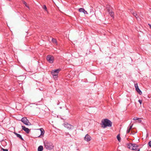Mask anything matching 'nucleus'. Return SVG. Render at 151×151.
Listing matches in <instances>:
<instances>
[{"mask_svg": "<svg viewBox=\"0 0 151 151\" xmlns=\"http://www.w3.org/2000/svg\"><path fill=\"white\" fill-rule=\"evenodd\" d=\"M101 123V127L104 128H105L107 127H111L112 126V122L107 119L102 120Z\"/></svg>", "mask_w": 151, "mask_h": 151, "instance_id": "1", "label": "nucleus"}, {"mask_svg": "<svg viewBox=\"0 0 151 151\" xmlns=\"http://www.w3.org/2000/svg\"><path fill=\"white\" fill-rule=\"evenodd\" d=\"M44 143L45 147L47 150H51L53 148V144L50 142L45 140L44 142Z\"/></svg>", "mask_w": 151, "mask_h": 151, "instance_id": "2", "label": "nucleus"}, {"mask_svg": "<svg viewBox=\"0 0 151 151\" xmlns=\"http://www.w3.org/2000/svg\"><path fill=\"white\" fill-rule=\"evenodd\" d=\"M60 70L59 69H56L55 70H52L51 72V74L53 76L54 79H56L58 77V75Z\"/></svg>", "mask_w": 151, "mask_h": 151, "instance_id": "3", "label": "nucleus"}, {"mask_svg": "<svg viewBox=\"0 0 151 151\" xmlns=\"http://www.w3.org/2000/svg\"><path fill=\"white\" fill-rule=\"evenodd\" d=\"M21 121L26 125L30 126L31 125V123L29 122L26 117L22 118L21 119Z\"/></svg>", "mask_w": 151, "mask_h": 151, "instance_id": "4", "label": "nucleus"}, {"mask_svg": "<svg viewBox=\"0 0 151 151\" xmlns=\"http://www.w3.org/2000/svg\"><path fill=\"white\" fill-rule=\"evenodd\" d=\"M47 61L51 63H52L54 60L53 57L51 55H48L47 56Z\"/></svg>", "mask_w": 151, "mask_h": 151, "instance_id": "5", "label": "nucleus"}, {"mask_svg": "<svg viewBox=\"0 0 151 151\" xmlns=\"http://www.w3.org/2000/svg\"><path fill=\"white\" fill-rule=\"evenodd\" d=\"M108 11V12L110 14V15L111 16V17H113L114 15V13L113 12H112V11L110 9H111V7H108V6L106 7Z\"/></svg>", "mask_w": 151, "mask_h": 151, "instance_id": "6", "label": "nucleus"}, {"mask_svg": "<svg viewBox=\"0 0 151 151\" xmlns=\"http://www.w3.org/2000/svg\"><path fill=\"white\" fill-rule=\"evenodd\" d=\"M64 126L69 129H71L73 128V126L67 123L64 124Z\"/></svg>", "mask_w": 151, "mask_h": 151, "instance_id": "7", "label": "nucleus"}, {"mask_svg": "<svg viewBox=\"0 0 151 151\" xmlns=\"http://www.w3.org/2000/svg\"><path fill=\"white\" fill-rule=\"evenodd\" d=\"M91 137L88 134H87L84 137V139L86 141L88 142L91 140Z\"/></svg>", "mask_w": 151, "mask_h": 151, "instance_id": "8", "label": "nucleus"}, {"mask_svg": "<svg viewBox=\"0 0 151 151\" xmlns=\"http://www.w3.org/2000/svg\"><path fill=\"white\" fill-rule=\"evenodd\" d=\"M22 129L23 130L27 133L28 134L30 132V130L28 128H26L25 126H22Z\"/></svg>", "mask_w": 151, "mask_h": 151, "instance_id": "9", "label": "nucleus"}, {"mask_svg": "<svg viewBox=\"0 0 151 151\" xmlns=\"http://www.w3.org/2000/svg\"><path fill=\"white\" fill-rule=\"evenodd\" d=\"M131 12L132 14L134 16L136 19L138 20H139V17L138 15L137 14L135 11H134L133 10H131Z\"/></svg>", "mask_w": 151, "mask_h": 151, "instance_id": "10", "label": "nucleus"}, {"mask_svg": "<svg viewBox=\"0 0 151 151\" xmlns=\"http://www.w3.org/2000/svg\"><path fill=\"white\" fill-rule=\"evenodd\" d=\"M132 150H137L138 148H137V145L134 144H132Z\"/></svg>", "mask_w": 151, "mask_h": 151, "instance_id": "11", "label": "nucleus"}, {"mask_svg": "<svg viewBox=\"0 0 151 151\" xmlns=\"http://www.w3.org/2000/svg\"><path fill=\"white\" fill-rule=\"evenodd\" d=\"M14 134L16 135L17 137H18L19 138H20L22 140H23L24 139L20 134H17L16 132H14Z\"/></svg>", "mask_w": 151, "mask_h": 151, "instance_id": "12", "label": "nucleus"}, {"mask_svg": "<svg viewBox=\"0 0 151 151\" xmlns=\"http://www.w3.org/2000/svg\"><path fill=\"white\" fill-rule=\"evenodd\" d=\"M43 150V147L42 146H40L38 148V151H42Z\"/></svg>", "mask_w": 151, "mask_h": 151, "instance_id": "13", "label": "nucleus"}, {"mask_svg": "<svg viewBox=\"0 0 151 151\" xmlns=\"http://www.w3.org/2000/svg\"><path fill=\"white\" fill-rule=\"evenodd\" d=\"M127 147L129 149L132 150V144H128Z\"/></svg>", "mask_w": 151, "mask_h": 151, "instance_id": "14", "label": "nucleus"}, {"mask_svg": "<svg viewBox=\"0 0 151 151\" xmlns=\"http://www.w3.org/2000/svg\"><path fill=\"white\" fill-rule=\"evenodd\" d=\"M42 8H43V9H44L46 12H47V13H48V12L47 11V7H46V5H44L43 6Z\"/></svg>", "mask_w": 151, "mask_h": 151, "instance_id": "15", "label": "nucleus"}, {"mask_svg": "<svg viewBox=\"0 0 151 151\" xmlns=\"http://www.w3.org/2000/svg\"><path fill=\"white\" fill-rule=\"evenodd\" d=\"M117 138L118 140V141L119 142H120V141H121V137H120V135L119 134H118L117 135Z\"/></svg>", "mask_w": 151, "mask_h": 151, "instance_id": "16", "label": "nucleus"}, {"mask_svg": "<svg viewBox=\"0 0 151 151\" xmlns=\"http://www.w3.org/2000/svg\"><path fill=\"white\" fill-rule=\"evenodd\" d=\"M134 86H135V89H136V91L137 90V89H139V87H138V84L137 83L135 84Z\"/></svg>", "mask_w": 151, "mask_h": 151, "instance_id": "17", "label": "nucleus"}, {"mask_svg": "<svg viewBox=\"0 0 151 151\" xmlns=\"http://www.w3.org/2000/svg\"><path fill=\"white\" fill-rule=\"evenodd\" d=\"M23 3V4L25 5V6H26L27 8L29 9V7L27 5V3L24 1H22Z\"/></svg>", "mask_w": 151, "mask_h": 151, "instance_id": "18", "label": "nucleus"}, {"mask_svg": "<svg viewBox=\"0 0 151 151\" xmlns=\"http://www.w3.org/2000/svg\"><path fill=\"white\" fill-rule=\"evenodd\" d=\"M138 93L140 94L141 95L142 94V92L141 91V90L139 89H137V90L136 91Z\"/></svg>", "mask_w": 151, "mask_h": 151, "instance_id": "19", "label": "nucleus"}, {"mask_svg": "<svg viewBox=\"0 0 151 151\" xmlns=\"http://www.w3.org/2000/svg\"><path fill=\"white\" fill-rule=\"evenodd\" d=\"M79 11L80 12H83V11H84V9L83 8H81L79 9Z\"/></svg>", "mask_w": 151, "mask_h": 151, "instance_id": "20", "label": "nucleus"}, {"mask_svg": "<svg viewBox=\"0 0 151 151\" xmlns=\"http://www.w3.org/2000/svg\"><path fill=\"white\" fill-rule=\"evenodd\" d=\"M52 42L53 43H57L56 40L55 39H53V38H52Z\"/></svg>", "mask_w": 151, "mask_h": 151, "instance_id": "21", "label": "nucleus"}, {"mask_svg": "<svg viewBox=\"0 0 151 151\" xmlns=\"http://www.w3.org/2000/svg\"><path fill=\"white\" fill-rule=\"evenodd\" d=\"M133 125V124H132V125L130 126L129 127H128V128L129 129L131 130L132 129V128Z\"/></svg>", "mask_w": 151, "mask_h": 151, "instance_id": "22", "label": "nucleus"}, {"mask_svg": "<svg viewBox=\"0 0 151 151\" xmlns=\"http://www.w3.org/2000/svg\"><path fill=\"white\" fill-rule=\"evenodd\" d=\"M139 118H137V117H134L133 118V119L134 120H138V119Z\"/></svg>", "mask_w": 151, "mask_h": 151, "instance_id": "23", "label": "nucleus"}, {"mask_svg": "<svg viewBox=\"0 0 151 151\" xmlns=\"http://www.w3.org/2000/svg\"><path fill=\"white\" fill-rule=\"evenodd\" d=\"M142 121V120H141V119L140 118H139L138 119V122L139 123H140Z\"/></svg>", "mask_w": 151, "mask_h": 151, "instance_id": "24", "label": "nucleus"}, {"mask_svg": "<svg viewBox=\"0 0 151 151\" xmlns=\"http://www.w3.org/2000/svg\"><path fill=\"white\" fill-rule=\"evenodd\" d=\"M148 145L149 146L151 147V141H150L149 142Z\"/></svg>", "mask_w": 151, "mask_h": 151, "instance_id": "25", "label": "nucleus"}, {"mask_svg": "<svg viewBox=\"0 0 151 151\" xmlns=\"http://www.w3.org/2000/svg\"><path fill=\"white\" fill-rule=\"evenodd\" d=\"M130 130L128 128H127V133H129L130 132Z\"/></svg>", "mask_w": 151, "mask_h": 151, "instance_id": "26", "label": "nucleus"}, {"mask_svg": "<svg viewBox=\"0 0 151 151\" xmlns=\"http://www.w3.org/2000/svg\"><path fill=\"white\" fill-rule=\"evenodd\" d=\"M42 130H43V129H40V130H41V134H44V132H43V131H42Z\"/></svg>", "mask_w": 151, "mask_h": 151, "instance_id": "27", "label": "nucleus"}, {"mask_svg": "<svg viewBox=\"0 0 151 151\" xmlns=\"http://www.w3.org/2000/svg\"><path fill=\"white\" fill-rule=\"evenodd\" d=\"M2 150L3 151H8V150L7 149H4L3 148H2Z\"/></svg>", "mask_w": 151, "mask_h": 151, "instance_id": "28", "label": "nucleus"}, {"mask_svg": "<svg viewBox=\"0 0 151 151\" xmlns=\"http://www.w3.org/2000/svg\"><path fill=\"white\" fill-rule=\"evenodd\" d=\"M139 102V103L140 104H142V101L141 100H139V101H138Z\"/></svg>", "mask_w": 151, "mask_h": 151, "instance_id": "29", "label": "nucleus"}, {"mask_svg": "<svg viewBox=\"0 0 151 151\" xmlns=\"http://www.w3.org/2000/svg\"><path fill=\"white\" fill-rule=\"evenodd\" d=\"M83 13L84 14H88V13L87 12V11H86L85 10H84V11H83Z\"/></svg>", "mask_w": 151, "mask_h": 151, "instance_id": "30", "label": "nucleus"}, {"mask_svg": "<svg viewBox=\"0 0 151 151\" xmlns=\"http://www.w3.org/2000/svg\"><path fill=\"white\" fill-rule=\"evenodd\" d=\"M137 150V151H140V149L139 148H138L137 149V150Z\"/></svg>", "mask_w": 151, "mask_h": 151, "instance_id": "31", "label": "nucleus"}, {"mask_svg": "<svg viewBox=\"0 0 151 151\" xmlns=\"http://www.w3.org/2000/svg\"><path fill=\"white\" fill-rule=\"evenodd\" d=\"M149 25L150 27V28H151V25H150V24H148Z\"/></svg>", "mask_w": 151, "mask_h": 151, "instance_id": "32", "label": "nucleus"}]
</instances>
